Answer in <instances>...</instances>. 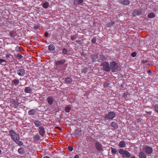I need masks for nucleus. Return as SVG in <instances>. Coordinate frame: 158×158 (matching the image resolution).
Returning a JSON list of instances; mask_svg holds the SVG:
<instances>
[{
  "label": "nucleus",
  "mask_w": 158,
  "mask_h": 158,
  "mask_svg": "<svg viewBox=\"0 0 158 158\" xmlns=\"http://www.w3.org/2000/svg\"><path fill=\"white\" fill-rule=\"evenodd\" d=\"M11 138L19 145H20L19 137L18 135L13 131H10V132Z\"/></svg>",
  "instance_id": "nucleus-1"
},
{
  "label": "nucleus",
  "mask_w": 158,
  "mask_h": 158,
  "mask_svg": "<svg viewBox=\"0 0 158 158\" xmlns=\"http://www.w3.org/2000/svg\"><path fill=\"white\" fill-rule=\"evenodd\" d=\"M118 152L122 157L124 158H129L132 156V154L128 151L122 149H119Z\"/></svg>",
  "instance_id": "nucleus-2"
},
{
  "label": "nucleus",
  "mask_w": 158,
  "mask_h": 158,
  "mask_svg": "<svg viewBox=\"0 0 158 158\" xmlns=\"http://www.w3.org/2000/svg\"><path fill=\"white\" fill-rule=\"evenodd\" d=\"M118 67V64L115 62L113 61L110 63V69L113 72H115L117 70Z\"/></svg>",
  "instance_id": "nucleus-3"
},
{
  "label": "nucleus",
  "mask_w": 158,
  "mask_h": 158,
  "mask_svg": "<svg viewBox=\"0 0 158 158\" xmlns=\"http://www.w3.org/2000/svg\"><path fill=\"white\" fill-rule=\"evenodd\" d=\"M101 66H102L104 70L107 72H109L110 70V65L107 62H104L102 63H101L100 65Z\"/></svg>",
  "instance_id": "nucleus-4"
},
{
  "label": "nucleus",
  "mask_w": 158,
  "mask_h": 158,
  "mask_svg": "<svg viewBox=\"0 0 158 158\" xmlns=\"http://www.w3.org/2000/svg\"><path fill=\"white\" fill-rule=\"evenodd\" d=\"M144 150L147 154H151L153 151L152 148L148 146H146L144 148Z\"/></svg>",
  "instance_id": "nucleus-5"
},
{
  "label": "nucleus",
  "mask_w": 158,
  "mask_h": 158,
  "mask_svg": "<svg viewBox=\"0 0 158 158\" xmlns=\"http://www.w3.org/2000/svg\"><path fill=\"white\" fill-rule=\"evenodd\" d=\"M115 114L113 112H109L108 114H106L105 117L106 119H112L114 118Z\"/></svg>",
  "instance_id": "nucleus-6"
},
{
  "label": "nucleus",
  "mask_w": 158,
  "mask_h": 158,
  "mask_svg": "<svg viewBox=\"0 0 158 158\" xmlns=\"http://www.w3.org/2000/svg\"><path fill=\"white\" fill-rule=\"evenodd\" d=\"M95 146L96 149L98 151H102L103 150V147L102 144L98 142L95 143Z\"/></svg>",
  "instance_id": "nucleus-7"
},
{
  "label": "nucleus",
  "mask_w": 158,
  "mask_h": 158,
  "mask_svg": "<svg viewBox=\"0 0 158 158\" xmlns=\"http://www.w3.org/2000/svg\"><path fill=\"white\" fill-rule=\"evenodd\" d=\"M118 2L123 5L127 6L130 4L129 0H119Z\"/></svg>",
  "instance_id": "nucleus-8"
},
{
  "label": "nucleus",
  "mask_w": 158,
  "mask_h": 158,
  "mask_svg": "<svg viewBox=\"0 0 158 158\" xmlns=\"http://www.w3.org/2000/svg\"><path fill=\"white\" fill-rule=\"evenodd\" d=\"M48 103L50 105H52L54 99L52 97L50 96L48 97L47 98Z\"/></svg>",
  "instance_id": "nucleus-9"
},
{
  "label": "nucleus",
  "mask_w": 158,
  "mask_h": 158,
  "mask_svg": "<svg viewBox=\"0 0 158 158\" xmlns=\"http://www.w3.org/2000/svg\"><path fill=\"white\" fill-rule=\"evenodd\" d=\"M65 62L64 60L62 59L61 60H59L56 61L55 63V64L56 65H62L64 64Z\"/></svg>",
  "instance_id": "nucleus-10"
},
{
  "label": "nucleus",
  "mask_w": 158,
  "mask_h": 158,
  "mask_svg": "<svg viewBox=\"0 0 158 158\" xmlns=\"http://www.w3.org/2000/svg\"><path fill=\"white\" fill-rule=\"evenodd\" d=\"M45 130L44 127H40L39 128V132L41 135H43L44 134Z\"/></svg>",
  "instance_id": "nucleus-11"
},
{
  "label": "nucleus",
  "mask_w": 158,
  "mask_h": 158,
  "mask_svg": "<svg viewBox=\"0 0 158 158\" xmlns=\"http://www.w3.org/2000/svg\"><path fill=\"white\" fill-rule=\"evenodd\" d=\"M139 158H147L146 155L143 152L139 153Z\"/></svg>",
  "instance_id": "nucleus-12"
},
{
  "label": "nucleus",
  "mask_w": 158,
  "mask_h": 158,
  "mask_svg": "<svg viewBox=\"0 0 158 158\" xmlns=\"http://www.w3.org/2000/svg\"><path fill=\"white\" fill-rule=\"evenodd\" d=\"M72 81V79L70 77L66 78L65 80V82L66 83H70Z\"/></svg>",
  "instance_id": "nucleus-13"
},
{
  "label": "nucleus",
  "mask_w": 158,
  "mask_h": 158,
  "mask_svg": "<svg viewBox=\"0 0 158 158\" xmlns=\"http://www.w3.org/2000/svg\"><path fill=\"white\" fill-rule=\"evenodd\" d=\"M110 125L112 127H113L115 129H116L118 127L117 124L114 122H112L111 123Z\"/></svg>",
  "instance_id": "nucleus-14"
},
{
  "label": "nucleus",
  "mask_w": 158,
  "mask_h": 158,
  "mask_svg": "<svg viewBox=\"0 0 158 158\" xmlns=\"http://www.w3.org/2000/svg\"><path fill=\"white\" fill-rule=\"evenodd\" d=\"M36 113V111L35 109H31L29 110L28 114L30 115H34Z\"/></svg>",
  "instance_id": "nucleus-15"
},
{
  "label": "nucleus",
  "mask_w": 158,
  "mask_h": 158,
  "mask_svg": "<svg viewBox=\"0 0 158 158\" xmlns=\"http://www.w3.org/2000/svg\"><path fill=\"white\" fill-rule=\"evenodd\" d=\"M130 97V93L128 92H126V93H123V96L122 98H128Z\"/></svg>",
  "instance_id": "nucleus-16"
},
{
  "label": "nucleus",
  "mask_w": 158,
  "mask_h": 158,
  "mask_svg": "<svg viewBox=\"0 0 158 158\" xmlns=\"http://www.w3.org/2000/svg\"><path fill=\"white\" fill-rule=\"evenodd\" d=\"M55 48V47L52 44H50L48 46V49L50 51L54 50Z\"/></svg>",
  "instance_id": "nucleus-17"
},
{
  "label": "nucleus",
  "mask_w": 158,
  "mask_h": 158,
  "mask_svg": "<svg viewBox=\"0 0 158 158\" xmlns=\"http://www.w3.org/2000/svg\"><path fill=\"white\" fill-rule=\"evenodd\" d=\"M119 146L120 148H124L126 147V144L124 141H121L119 144Z\"/></svg>",
  "instance_id": "nucleus-18"
},
{
  "label": "nucleus",
  "mask_w": 158,
  "mask_h": 158,
  "mask_svg": "<svg viewBox=\"0 0 158 158\" xmlns=\"http://www.w3.org/2000/svg\"><path fill=\"white\" fill-rule=\"evenodd\" d=\"M83 2V0H74V3L75 5L81 4Z\"/></svg>",
  "instance_id": "nucleus-19"
},
{
  "label": "nucleus",
  "mask_w": 158,
  "mask_h": 158,
  "mask_svg": "<svg viewBox=\"0 0 158 158\" xmlns=\"http://www.w3.org/2000/svg\"><path fill=\"white\" fill-rule=\"evenodd\" d=\"M24 91L27 93H30L32 91V89L30 87H27L25 88Z\"/></svg>",
  "instance_id": "nucleus-20"
},
{
  "label": "nucleus",
  "mask_w": 158,
  "mask_h": 158,
  "mask_svg": "<svg viewBox=\"0 0 158 158\" xmlns=\"http://www.w3.org/2000/svg\"><path fill=\"white\" fill-rule=\"evenodd\" d=\"M43 6L44 8H48L49 6V4L47 2H45L43 4Z\"/></svg>",
  "instance_id": "nucleus-21"
},
{
  "label": "nucleus",
  "mask_w": 158,
  "mask_h": 158,
  "mask_svg": "<svg viewBox=\"0 0 158 158\" xmlns=\"http://www.w3.org/2000/svg\"><path fill=\"white\" fill-rule=\"evenodd\" d=\"M91 58L93 61L94 62L97 60V59H98V56L97 55H94L91 56Z\"/></svg>",
  "instance_id": "nucleus-22"
},
{
  "label": "nucleus",
  "mask_w": 158,
  "mask_h": 158,
  "mask_svg": "<svg viewBox=\"0 0 158 158\" xmlns=\"http://www.w3.org/2000/svg\"><path fill=\"white\" fill-rule=\"evenodd\" d=\"M155 16V14L153 13H151L148 15V17L150 18H153Z\"/></svg>",
  "instance_id": "nucleus-23"
},
{
  "label": "nucleus",
  "mask_w": 158,
  "mask_h": 158,
  "mask_svg": "<svg viewBox=\"0 0 158 158\" xmlns=\"http://www.w3.org/2000/svg\"><path fill=\"white\" fill-rule=\"evenodd\" d=\"M34 124L37 127H38L41 124V122L38 121H35L34 122Z\"/></svg>",
  "instance_id": "nucleus-24"
},
{
  "label": "nucleus",
  "mask_w": 158,
  "mask_h": 158,
  "mask_svg": "<svg viewBox=\"0 0 158 158\" xmlns=\"http://www.w3.org/2000/svg\"><path fill=\"white\" fill-rule=\"evenodd\" d=\"M77 35H73L71 36L70 38V39L72 41H73L76 39L77 38Z\"/></svg>",
  "instance_id": "nucleus-25"
},
{
  "label": "nucleus",
  "mask_w": 158,
  "mask_h": 158,
  "mask_svg": "<svg viewBox=\"0 0 158 158\" xmlns=\"http://www.w3.org/2000/svg\"><path fill=\"white\" fill-rule=\"evenodd\" d=\"M111 150L112 153L113 154H115L117 152V150L115 148H111Z\"/></svg>",
  "instance_id": "nucleus-26"
},
{
  "label": "nucleus",
  "mask_w": 158,
  "mask_h": 158,
  "mask_svg": "<svg viewBox=\"0 0 158 158\" xmlns=\"http://www.w3.org/2000/svg\"><path fill=\"white\" fill-rule=\"evenodd\" d=\"M99 59L100 60L103 61L105 59V57L103 55H100L99 56Z\"/></svg>",
  "instance_id": "nucleus-27"
},
{
  "label": "nucleus",
  "mask_w": 158,
  "mask_h": 158,
  "mask_svg": "<svg viewBox=\"0 0 158 158\" xmlns=\"http://www.w3.org/2000/svg\"><path fill=\"white\" fill-rule=\"evenodd\" d=\"M16 32L14 31H11L10 33V35L11 36L14 37L15 35Z\"/></svg>",
  "instance_id": "nucleus-28"
},
{
  "label": "nucleus",
  "mask_w": 158,
  "mask_h": 158,
  "mask_svg": "<svg viewBox=\"0 0 158 158\" xmlns=\"http://www.w3.org/2000/svg\"><path fill=\"white\" fill-rule=\"evenodd\" d=\"M25 74V71L23 69H20V76H23Z\"/></svg>",
  "instance_id": "nucleus-29"
},
{
  "label": "nucleus",
  "mask_w": 158,
  "mask_h": 158,
  "mask_svg": "<svg viewBox=\"0 0 158 158\" xmlns=\"http://www.w3.org/2000/svg\"><path fill=\"white\" fill-rule=\"evenodd\" d=\"M6 61L2 59H0V63L2 65H5V64L4 63H5Z\"/></svg>",
  "instance_id": "nucleus-30"
},
{
  "label": "nucleus",
  "mask_w": 158,
  "mask_h": 158,
  "mask_svg": "<svg viewBox=\"0 0 158 158\" xmlns=\"http://www.w3.org/2000/svg\"><path fill=\"white\" fill-rule=\"evenodd\" d=\"M114 24V22H110L109 23L107 24V27H109Z\"/></svg>",
  "instance_id": "nucleus-31"
},
{
  "label": "nucleus",
  "mask_w": 158,
  "mask_h": 158,
  "mask_svg": "<svg viewBox=\"0 0 158 158\" xmlns=\"http://www.w3.org/2000/svg\"><path fill=\"white\" fill-rule=\"evenodd\" d=\"M109 84L107 82H105L103 84V87L104 88H106L109 85Z\"/></svg>",
  "instance_id": "nucleus-32"
},
{
  "label": "nucleus",
  "mask_w": 158,
  "mask_h": 158,
  "mask_svg": "<svg viewBox=\"0 0 158 158\" xmlns=\"http://www.w3.org/2000/svg\"><path fill=\"white\" fill-rule=\"evenodd\" d=\"M62 52L64 54H66L68 53V50L65 48H64L62 49Z\"/></svg>",
  "instance_id": "nucleus-33"
},
{
  "label": "nucleus",
  "mask_w": 158,
  "mask_h": 158,
  "mask_svg": "<svg viewBox=\"0 0 158 158\" xmlns=\"http://www.w3.org/2000/svg\"><path fill=\"white\" fill-rule=\"evenodd\" d=\"M71 109V108L69 107H67L65 108V111L66 112H69Z\"/></svg>",
  "instance_id": "nucleus-34"
},
{
  "label": "nucleus",
  "mask_w": 158,
  "mask_h": 158,
  "mask_svg": "<svg viewBox=\"0 0 158 158\" xmlns=\"http://www.w3.org/2000/svg\"><path fill=\"white\" fill-rule=\"evenodd\" d=\"M34 139L36 140H39L40 139V136L38 135H36L35 136Z\"/></svg>",
  "instance_id": "nucleus-35"
},
{
  "label": "nucleus",
  "mask_w": 158,
  "mask_h": 158,
  "mask_svg": "<svg viewBox=\"0 0 158 158\" xmlns=\"http://www.w3.org/2000/svg\"><path fill=\"white\" fill-rule=\"evenodd\" d=\"M25 153V152L24 149L22 148H20V154H24Z\"/></svg>",
  "instance_id": "nucleus-36"
},
{
  "label": "nucleus",
  "mask_w": 158,
  "mask_h": 158,
  "mask_svg": "<svg viewBox=\"0 0 158 158\" xmlns=\"http://www.w3.org/2000/svg\"><path fill=\"white\" fill-rule=\"evenodd\" d=\"M13 82L15 84L17 85L19 83V81L18 80L15 79L13 81Z\"/></svg>",
  "instance_id": "nucleus-37"
},
{
  "label": "nucleus",
  "mask_w": 158,
  "mask_h": 158,
  "mask_svg": "<svg viewBox=\"0 0 158 158\" xmlns=\"http://www.w3.org/2000/svg\"><path fill=\"white\" fill-rule=\"evenodd\" d=\"M96 41V38L95 37H93L91 40V42L93 43H95Z\"/></svg>",
  "instance_id": "nucleus-38"
},
{
  "label": "nucleus",
  "mask_w": 158,
  "mask_h": 158,
  "mask_svg": "<svg viewBox=\"0 0 158 158\" xmlns=\"http://www.w3.org/2000/svg\"><path fill=\"white\" fill-rule=\"evenodd\" d=\"M68 149L69 151H72L73 150V148L72 146H69L68 148Z\"/></svg>",
  "instance_id": "nucleus-39"
},
{
  "label": "nucleus",
  "mask_w": 158,
  "mask_h": 158,
  "mask_svg": "<svg viewBox=\"0 0 158 158\" xmlns=\"http://www.w3.org/2000/svg\"><path fill=\"white\" fill-rule=\"evenodd\" d=\"M136 55H137V53L135 52H133L131 54V56L133 57H135L136 56Z\"/></svg>",
  "instance_id": "nucleus-40"
},
{
  "label": "nucleus",
  "mask_w": 158,
  "mask_h": 158,
  "mask_svg": "<svg viewBox=\"0 0 158 158\" xmlns=\"http://www.w3.org/2000/svg\"><path fill=\"white\" fill-rule=\"evenodd\" d=\"M154 108L155 111L158 113V105H156L154 106Z\"/></svg>",
  "instance_id": "nucleus-41"
},
{
  "label": "nucleus",
  "mask_w": 158,
  "mask_h": 158,
  "mask_svg": "<svg viewBox=\"0 0 158 158\" xmlns=\"http://www.w3.org/2000/svg\"><path fill=\"white\" fill-rule=\"evenodd\" d=\"M15 55L17 56L19 59H20V54L19 53H15Z\"/></svg>",
  "instance_id": "nucleus-42"
},
{
  "label": "nucleus",
  "mask_w": 158,
  "mask_h": 158,
  "mask_svg": "<svg viewBox=\"0 0 158 158\" xmlns=\"http://www.w3.org/2000/svg\"><path fill=\"white\" fill-rule=\"evenodd\" d=\"M87 72V69L86 68H84L82 69V72L84 73H85Z\"/></svg>",
  "instance_id": "nucleus-43"
},
{
  "label": "nucleus",
  "mask_w": 158,
  "mask_h": 158,
  "mask_svg": "<svg viewBox=\"0 0 158 158\" xmlns=\"http://www.w3.org/2000/svg\"><path fill=\"white\" fill-rule=\"evenodd\" d=\"M20 59H22V60H25V57H24L21 54H20Z\"/></svg>",
  "instance_id": "nucleus-44"
},
{
  "label": "nucleus",
  "mask_w": 158,
  "mask_h": 158,
  "mask_svg": "<svg viewBox=\"0 0 158 158\" xmlns=\"http://www.w3.org/2000/svg\"><path fill=\"white\" fill-rule=\"evenodd\" d=\"M137 15H139L140 14H142V12L139 10L137 11Z\"/></svg>",
  "instance_id": "nucleus-45"
},
{
  "label": "nucleus",
  "mask_w": 158,
  "mask_h": 158,
  "mask_svg": "<svg viewBox=\"0 0 158 158\" xmlns=\"http://www.w3.org/2000/svg\"><path fill=\"white\" fill-rule=\"evenodd\" d=\"M39 26L38 25H37V26H35L34 27V29H38L39 28Z\"/></svg>",
  "instance_id": "nucleus-46"
},
{
  "label": "nucleus",
  "mask_w": 158,
  "mask_h": 158,
  "mask_svg": "<svg viewBox=\"0 0 158 158\" xmlns=\"http://www.w3.org/2000/svg\"><path fill=\"white\" fill-rule=\"evenodd\" d=\"M48 32H45L44 33V35L46 36V37H47L48 36Z\"/></svg>",
  "instance_id": "nucleus-47"
},
{
  "label": "nucleus",
  "mask_w": 158,
  "mask_h": 158,
  "mask_svg": "<svg viewBox=\"0 0 158 158\" xmlns=\"http://www.w3.org/2000/svg\"><path fill=\"white\" fill-rule=\"evenodd\" d=\"M79 158V155H76L74 157V158Z\"/></svg>",
  "instance_id": "nucleus-48"
},
{
  "label": "nucleus",
  "mask_w": 158,
  "mask_h": 158,
  "mask_svg": "<svg viewBox=\"0 0 158 158\" xmlns=\"http://www.w3.org/2000/svg\"><path fill=\"white\" fill-rule=\"evenodd\" d=\"M146 113L147 114H151L152 112H151V111H149V112H147V111H146Z\"/></svg>",
  "instance_id": "nucleus-49"
},
{
  "label": "nucleus",
  "mask_w": 158,
  "mask_h": 158,
  "mask_svg": "<svg viewBox=\"0 0 158 158\" xmlns=\"http://www.w3.org/2000/svg\"><path fill=\"white\" fill-rule=\"evenodd\" d=\"M76 41L77 42V43H78L79 44H81V41H78V40H76Z\"/></svg>",
  "instance_id": "nucleus-50"
},
{
  "label": "nucleus",
  "mask_w": 158,
  "mask_h": 158,
  "mask_svg": "<svg viewBox=\"0 0 158 158\" xmlns=\"http://www.w3.org/2000/svg\"><path fill=\"white\" fill-rule=\"evenodd\" d=\"M151 72V70H148V73H150Z\"/></svg>",
  "instance_id": "nucleus-51"
},
{
  "label": "nucleus",
  "mask_w": 158,
  "mask_h": 158,
  "mask_svg": "<svg viewBox=\"0 0 158 158\" xmlns=\"http://www.w3.org/2000/svg\"><path fill=\"white\" fill-rule=\"evenodd\" d=\"M43 158H50L48 156H45Z\"/></svg>",
  "instance_id": "nucleus-52"
},
{
  "label": "nucleus",
  "mask_w": 158,
  "mask_h": 158,
  "mask_svg": "<svg viewBox=\"0 0 158 158\" xmlns=\"http://www.w3.org/2000/svg\"><path fill=\"white\" fill-rule=\"evenodd\" d=\"M27 154H25V156H21V157H25V158H26V155Z\"/></svg>",
  "instance_id": "nucleus-53"
},
{
  "label": "nucleus",
  "mask_w": 158,
  "mask_h": 158,
  "mask_svg": "<svg viewBox=\"0 0 158 158\" xmlns=\"http://www.w3.org/2000/svg\"><path fill=\"white\" fill-rule=\"evenodd\" d=\"M23 48H22V47H20V52L23 51Z\"/></svg>",
  "instance_id": "nucleus-54"
},
{
  "label": "nucleus",
  "mask_w": 158,
  "mask_h": 158,
  "mask_svg": "<svg viewBox=\"0 0 158 158\" xmlns=\"http://www.w3.org/2000/svg\"><path fill=\"white\" fill-rule=\"evenodd\" d=\"M131 158H136L135 157V156H131Z\"/></svg>",
  "instance_id": "nucleus-55"
},
{
  "label": "nucleus",
  "mask_w": 158,
  "mask_h": 158,
  "mask_svg": "<svg viewBox=\"0 0 158 158\" xmlns=\"http://www.w3.org/2000/svg\"><path fill=\"white\" fill-rule=\"evenodd\" d=\"M23 143L22 141H20V145H22Z\"/></svg>",
  "instance_id": "nucleus-56"
},
{
  "label": "nucleus",
  "mask_w": 158,
  "mask_h": 158,
  "mask_svg": "<svg viewBox=\"0 0 158 158\" xmlns=\"http://www.w3.org/2000/svg\"><path fill=\"white\" fill-rule=\"evenodd\" d=\"M18 152H19V153H20V148L18 149Z\"/></svg>",
  "instance_id": "nucleus-57"
},
{
  "label": "nucleus",
  "mask_w": 158,
  "mask_h": 158,
  "mask_svg": "<svg viewBox=\"0 0 158 158\" xmlns=\"http://www.w3.org/2000/svg\"><path fill=\"white\" fill-rule=\"evenodd\" d=\"M19 72V71H18V74L20 75V72Z\"/></svg>",
  "instance_id": "nucleus-58"
},
{
  "label": "nucleus",
  "mask_w": 158,
  "mask_h": 158,
  "mask_svg": "<svg viewBox=\"0 0 158 158\" xmlns=\"http://www.w3.org/2000/svg\"><path fill=\"white\" fill-rule=\"evenodd\" d=\"M2 153V151L1 149H0V154Z\"/></svg>",
  "instance_id": "nucleus-59"
},
{
  "label": "nucleus",
  "mask_w": 158,
  "mask_h": 158,
  "mask_svg": "<svg viewBox=\"0 0 158 158\" xmlns=\"http://www.w3.org/2000/svg\"><path fill=\"white\" fill-rule=\"evenodd\" d=\"M9 56H8V55H7V56H6V57H9Z\"/></svg>",
  "instance_id": "nucleus-60"
}]
</instances>
